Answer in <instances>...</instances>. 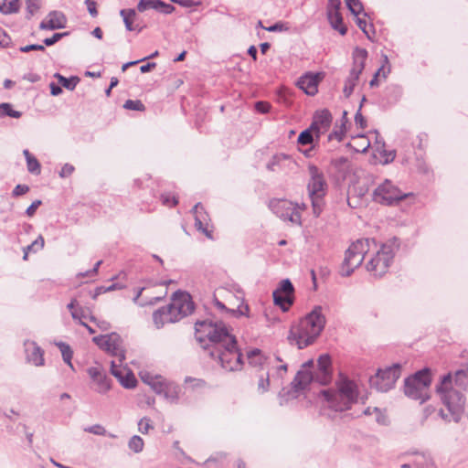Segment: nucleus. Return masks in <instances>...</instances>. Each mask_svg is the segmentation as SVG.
Instances as JSON below:
<instances>
[{"label": "nucleus", "mask_w": 468, "mask_h": 468, "mask_svg": "<svg viewBox=\"0 0 468 468\" xmlns=\"http://www.w3.org/2000/svg\"><path fill=\"white\" fill-rule=\"evenodd\" d=\"M153 321L156 328L163 327L166 323H176V317L171 316L170 311L166 306L161 307L153 314Z\"/></svg>", "instance_id": "28"}, {"label": "nucleus", "mask_w": 468, "mask_h": 468, "mask_svg": "<svg viewBox=\"0 0 468 468\" xmlns=\"http://www.w3.org/2000/svg\"><path fill=\"white\" fill-rule=\"evenodd\" d=\"M55 78L58 79V83L61 87H64L69 90H73L76 88L77 84L80 82V78L77 76H71L69 78H67L59 73H56Z\"/></svg>", "instance_id": "33"}, {"label": "nucleus", "mask_w": 468, "mask_h": 468, "mask_svg": "<svg viewBox=\"0 0 468 468\" xmlns=\"http://www.w3.org/2000/svg\"><path fill=\"white\" fill-rule=\"evenodd\" d=\"M398 248L399 243L396 238L390 243L382 244L380 248L372 246V255L367 263V271L375 277H382L388 272Z\"/></svg>", "instance_id": "6"}, {"label": "nucleus", "mask_w": 468, "mask_h": 468, "mask_svg": "<svg viewBox=\"0 0 468 468\" xmlns=\"http://www.w3.org/2000/svg\"><path fill=\"white\" fill-rule=\"evenodd\" d=\"M431 383V370L429 368L421 369L405 379L404 393L408 398L423 403L430 399Z\"/></svg>", "instance_id": "7"}, {"label": "nucleus", "mask_w": 468, "mask_h": 468, "mask_svg": "<svg viewBox=\"0 0 468 468\" xmlns=\"http://www.w3.org/2000/svg\"><path fill=\"white\" fill-rule=\"evenodd\" d=\"M120 383L126 388H133L136 386L137 380L131 371H125V375L122 376Z\"/></svg>", "instance_id": "44"}, {"label": "nucleus", "mask_w": 468, "mask_h": 468, "mask_svg": "<svg viewBox=\"0 0 468 468\" xmlns=\"http://www.w3.org/2000/svg\"><path fill=\"white\" fill-rule=\"evenodd\" d=\"M454 385L461 389L468 388V368L460 369L455 372Z\"/></svg>", "instance_id": "35"}, {"label": "nucleus", "mask_w": 468, "mask_h": 468, "mask_svg": "<svg viewBox=\"0 0 468 468\" xmlns=\"http://www.w3.org/2000/svg\"><path fill=\"white\" fill-rule=\"evenodd\" d=\"M271 385V374L270 372L261 373L259 375L258 384H257V390L260 394L266 393Z\"/></svg>", "instance_id": "38"}, {"label": "nucleus", "mask_w": 468, "mask_h": 468, "mask_svg": "<svg viewBox=\"0 0 468 468\" xmlns=\"http://www.w3.org/2000/svg\"><path fill=\"white\" fill-rule=\"evenodd\" d=\"M123 108L127 110L139 112H143L145 109L143 102L139 100H127L123 104Z\"/></svg>", "instance_id": "47"}, {"label": "nucleus", "mask_w": 468, "mask_h": 468, "mask_svg": "<svg viewBox=\"0 0 468 468\" xmlns=\"http://www.w3.org/2000/svg\"><path fill=\"white\" fill-rule=\"evenodd\" d=\"M56 345L58 346L61 352L64 362L67 363L72 370H74V367L71 363L73 352L70 346L64 342H58Z\"/></svg>", "instance_id": "36"}, {"label": "nucleus", "mask_w": 468, "mask_h": 468, "mask_svg": "<svg viewBox=\"0 0 468 468\" xmlns=\"http://www.w3.org/2000/svg\"><path fill=\"white\" fill-rule=\"evenodd\" d=\"M361 110H362V103L359 104L358 110L355 115V122L361 129H365L367 127V121H366L365 117L362 115Z\"/></svg>", "instance_id": "58"}, {"label": "nucleus", "mask_w": 468, "mask_h": 468, "mask_svg": "<svg viewBox=\"0 0 468 468\" xmlns=\"http://www.w3.org/2000/svg\"><path fill=\"white\" fill-rule=\"evenodd\" d=\"M89 319L90 322L95 323L101 331H108L111 328L110 323L105 320H99L93 315H90Z\"/></svg>", "instance_id": "59"}, {"label": "nucleus", "mask_w": 468, "mask_h": 468, "mask_svg": "<svg viewBox=\"0 0 468 468\" xmlns=\"http://www.w3.org/2000/svg\"><path fill=\"white\" fill-rule=\"evenodd\" d=\"M162 395L169 402L176 403L179 398V387L173 382H170Z\"/></svg>", "instance_id": "34"}, {"label": "nucleus", "mask_w": 468, "mask_h": 468, "mask_svg": "<svg viewBox=\"0 0 468 468\" xmlns=\"http://www.w3.org/2000/svg\"><path fill=\"white\" fill-rule=\"evenodd\" d=\"M122 364L117 365L116 361H112L111 363V373L120 381L123 375H125V368L122 367Z\"/></svg>", "instance_id": "49"}, {"label": "nucleus", "mask_w": 468, "mask_h": 468, "mask_svg": "<svg viewBox=\"0 0 468 468\" xmlns=\"http://www.w3.org/2000/svg\"><path fill=\"white\" fill-rule=\"evenodd\" d=\"M436 391L449 411V414H446L443 410H441L439 412L441 417L447 421L458 422L464 410L465 398L460 390L453 388L451 373L441 377V381L436 385Z\"/></svg>", "instance_id": "3"}, {"label": "nucleus", "mask_w": 468, "mask_h": 468, "mask_svg": "<svg viewBox=\"0 0 468 468\" xmlns=\"http://www.w3.org/2000/svg\"><path fill=\"white\" fill-rule=\"evenodd\" d=\"M27 166L28 172L31 174H39L40 173V164L34 155L32 157L27 158Z\"/></svg>", "instance_id": "48"}, {"label": "nucleus", "mask_w": 468, "mask_h": 468, "mask_svg": "<svg viewBox=\"0 0 468 468\" xmlns=\"http://www.w3.org/2000/svg\"><path fill=\"white\" fill-rule=\"evenodd\" d=\"M331 357L327 354L321 355L317 360L315 381L321 385H327L332 378Z\"/></svg>", "instance_id": "18"}, {"label": "nucleus", "mask_w": 468, "mask_h": 468, "mask_svg": "<svg viewBox=\"0 0 468 468\" xmlns=\"http://www.w3.org/2000/svg\"><path fill=\"white\" fill-rule=\"evenodd\" d=\"M152 429H154V426L151 424V420L149 418L144 417L138 421V431L141 433L146 434Z\"/></svg>", "instance_id": "52"}, {"label": "nucleus", "mask_w": 468, "mask_h": 468, "mask_svg": "<svg viewBox=\"0 0 468 468\" xmlns=\"http://www.w3.org/2000/svg\"><path fill=\"white\" fill-rule=\"evenodd\" d=\"M266 367L268 368L267 372H270L271 378H272V381L274 383L277 382L278 386H281L288 371L287 364L282 362H275L274 368H271V367Z\"/></svg>", "instance_id": "29"}, {"label": "nucleus", "mask_w": 468, "mask_h": 468, "mask_svg": "<svg viewBox=\"0 0 468 468\" xmlns=\"http://www.w3.org/2000/svg\"><path fill=\"white\" fill-rule=\"evenodd\" d=\"M39 8L38 0H27V18L30 19Z\"/></svg>", "instance_id": "51"}, {"label": "nucleus", "mask_w": 468, "mask_h": 468, "mask_svg": "<svg viewBox=\"0 0 468 468\" xmlns=\"http://www.w3.org/2000/svg\"><path fill=\"white\" fill-rule=\"evenodd\" d=\"M67 17L60 11H51L40 23L39 28L43 30H56L66 27Z\"/></svg>", "instance_id": "21"}, {"label": "nucleus", "mask_w": 468, "mask_h": 468, "mask_svg": "<svg viewBox=\"0 0 468 468\" xmlns=\"http://www.w3.org/2000/svg\"><path fill=\"white\" fill-rule=\"evenodd\" d=\"M18 9V0H12L8 5H6L5 0H3V6H0V12L5 15L16 13Z\"/></svg>", "instance_id": "42"}, {"label": "nucleus", "mask_w": 468, "mask_h": 468, "mask_svg": "<svg viewBox=\"0 0 468 468\" xmlns=\"http://www.w3.org/2000/svg\"><path fill=\"white\" fill-rule=\"evenodd\" d=\"M171 316L176 317V322L189 315L194 311V303L189 293L176 292L174 293L171 303L166 305Z\"/></svg>", "instance_id": "13"}, {"label": "nucleus", "mask_w": 468, "mask_h": 468, "mask_svg": "<svg viewBox=\"0 0 468 468\" xmlns=\"http://www.w3.org/2000/svg\"><path fill=\"white\" fill-rule=\"evenodd\" d=\"M24 346L26 352V359L28 363L36 367L44 366V350L39 346H37L36 342L27 340L24 343Z\"/></svg>", "instance_id": "20"}, {"label": "nucleus", "mask_w": 468, "mask_h": 468, "mask_svg": "<svg viewBox=\"0 0 468 468\" xmlns=\"http://www.w3.org/2000/svg\"><path fill=\"white\" fill-rule=\"evenodd\" d=\"M367 51L365 48H356L353 51V66L348 77L345 80L343 93L346 98H349L354 91L361 73L365 69Z\"/></svg>", "instance_id": "8"}, {"label": "nucleus", "mask_w": 468, "mask_h": 468, "mask_svg": "<svg viewBox=\"0 0 468 468\" xmlns=\"http://www.w3.org/2000/svg\"><path fill=\"white\" fill-rule=\"evenodd\" d=\"M156 3L158 5V7L156 8V10L162 14L168 15V14L173 13L175 10V7L172 5L167 4L162 0H160L159 2H156Z\"/></svg>", "instance_id": "56"}, {"label": "nucleus", "mask_w": 468, "mask_h": 468, "mask_svg": "<svg viewBox=\"0 0 468 468\" xmlns=\"http://www.w3.org/2000/svg\"><path fill=\"white\" fill-rule=\"evenodd\" d=\"M400 376V366L394 364L385 369H379L377 374L370 378V386L381 392L391 389Z\"/></svg>", "instance_id": "9"}, {"label": "nucleus", "mask_w": 468, "mask_h": 468, "mask_svg": "<svg viewBox=\"0 0 468 468\" xmlns=\"http://www.w3.org/2000/svg\"><path fill=\"white\" fill-rule=\"evenodd\" d=\"M341 1L340 0H328L326 14L340 13Z\"/></svg>", "instance_id": "57"}, {"label": "nucleus", "mask_w": 468, "mask_h": 468, "mask_svg": "<svg viewBox=\"0 0 468 468\" xmlns=\"http://www.w3.org/2000/svg\"><path fill=\"white\" fill-rule=\"evenodd\" d=\"M122 364L117 365L116 361H112L111 363V373L120 381L123 375H125V368L122 367Z\"/></svg>", "instance_id": "50"}, {"label": "nucleus", "mask_w": 468, "mask_h": 468, "mask_svg": "<svg viewBox=\"0 0 468 468\" xmlns=\"http://www.w3.org/2000/svg\"><path fill=\"white\" fill-rule=\"evenodd\" d=\"M120 15L123 19L125 27L128 31L138 30V32L142 31L143 27H137L133 26V19L136 16V12L134 9H122L120 11Z\"/></svg>", "instance_id": "32"}, {"label": "nucleus", "mask_w": 468, "mask_h": 468, "mask_svg": "<svg viewBox=\"0 0 468 468\" xmlns=\"http://www.w3.org/2000/svg\"><path fill=\"white\" fill-rule=\"evenodd\" d=\"M22 115L21 112L12 109V105L8 102H3L0 104V118L9 116L12 118H20Z\"/></svg>", "instance_id": "39"}, {"label": "nucleus", "mask_w": 468, "mask_h": 468, "mask_svg": "<svg viewBox=\"0 0 468 468\" xmlns=\"http://www.w3.org/2000/svg\"><path fill=\"white\" fill-rule=\"evenodd\" d=\"M140 378L144 383L151 387V388L158 395H162L170 383L165 378L159 375H153L148 372L141 373Z\"/></svg>", "instance_id": "23"}, {"label": "nucleus", "mask_w": 468, "mask_h": 468, "mask_svg": "<svg viewBox=\"0 0 468 468\" xmlns=\"http://www.w3.org/2000/svg\"><path fill=\"white\" fill-rule=\"evenodd\" d=\"M71 317L75 320V321H79V324H80V322H83L82 321V318H86V314L84 313V310L79 306L78 309H74L72 312H71Z\"/></svg>", "instance_id": "63"}, {"label": "nucleus", "mask_w": 468, "mask_h": 468, "mask_svg": "<svg viewBox=\"0 0 468 468\" xmlns=\"http://www.w3.org/2000/svg\"><path fill=\"white\" fill-rule=\"evenodd\" d=\"M289 26L287 23H283V22H276L275 24L268 27L265 28V30L269 31V32H282V31H288L289 30Z\"/></svg>", "instance_id": "54"}, {"label": "nucleus", "mask_w": 468, "mask_h": 468, "mask_svg": "<svg viewBox=\"0 0 468 468\" xmlns=\"http://www.w3.org/2000/svg\"><path fill=\"white\" fill-rule=\"evenodd\" d=\"M325 324L323 308L317 305L297 324L292 325L287 337L288 341L291 345L297 346L299 349H303L315 342Z\"/></svg>", "instance_id": "2"}, {"label": "nucleus", "mask_w": 468, "mask_h": 468, "mask_svg": "<svg viewBox=\"0 0 468 468\" xmlns=\"http://www.w3.org/2000/svg\"><path fill=\"white\" fill-rule=\"evenodd\" d=\"M295 163L290 155L285 154H276L267 163V169L272 173L286 172V168L294 166Z\"/></svg>", "instance_id": "22"}, {"label": "nucleus", "mask_w": 468, "mask_h": 468, "mask_svg": "<svg viewBox=\"0 0 468 468\" xmlns=\"http://www.w3.org/2000/svg\"><path fill=\"white\" fill-rule=\"evenodd\" d=\"M318 82H319L318 75L307 73L299 79L298 86L306 94L313 96V95L316 94L318 91V90H317Z\"/></svg>", "instance_id": "26"}, {"label": "nucleus", "mask_w": 468, "mask_h": 468, "mask_svg": "<svg viewBox=\"0 0 468 468\" xmlns=\"http://www.w3.org/2000/svg\"><path fill=\"white\" fill-rule=\"evenodd\" d=\"M161 201L164 206L173 207L178 204V197L171 192H165L161 195Z\"/></svg>", "instance_id": "43"}, {"label": "nucleus", "mask_w": 468, "mask_h": 468, "mask_svg": "<svg viewBox=\"0 0 468 468\" xmlns=\"http://www.w3.org/2000/svg\"><path fill=\"white\" fill-rule=\"evenodd\" d=\"M92 341L102 350L115 356L119 363L125 359V350L122 346L121 336L116 333H111L105 335H97Z\"/></svg>", "instance_id": "10"}, {"label": "nucleus", "mask_w": 468, "mask_h": 468, "mask_svg": "<svg viewBox=\"0 0 468 468\" xmlns=\"http://www.w3.org/2000/svg\"><path fill=\"white\" fill-rule=\"evenodd\" d=\"M309 197L312 201L314 217H319L324 206V197L327 193V184L324 177H311L307 185Z\"/></svg>", "instance_id": "11"}, {"label": "nucleus", "mask_w": 468, "mask_h": 468, "mask_svg": "<svg viewBox=\"0 0 468 468\" xmlns=\"http://www.w3.org/2000/svg\"><path fill=\"white\" fill-rule=\"evenodd\" d=\"M195 218L196 229L202 232L207 239H213L212 230L208 229L210 218L200 202L191 209Z\"/></svg>", "instance_id": "16"}, {"label": "nucleus", "mask_w": 468, "mask_h": 468, "mask_svg": "<svg viewBox=\"0 0 468 468\" xmlns=\"http://www.w3.org/2000/svg\"><path fill=\"white\" fill-rule=\"evenodd\" d=\"M330 26L337 30L340 35L345 36L347 33V27L343 22V16L341 13L326 14Z\"/></svg>", "instance_id": "30"}, {"label": "nucleus", "mask_w": 468, "mask_h": 468, "mask_svg": "<svg viewBox=\"0 0 468 468\" xmlns=\"http://www.w3.org/2000/svg\"><path fill=\"white\" fill-rule=\"evenodd\" d=\"M87 372L96 384L95 390L97 392L104 394L111 388L110 379L101 366L89 367Z\"/></svg>", "instance_id": "19"}, {"label": "nucleus", "mask_w": 468, "mask_h": 468, "mask_svg": "<svg viewBox=\"0 0 468 468\" xmlns=\"http://www.w3.org/2000/svg\"><path fill=\"white\" fill-rule=\"evenodd\" d=\"M356 23L357 27H359V29H361L363 31V33L367 37V38L368 39H372L371 35H370V31L375 33V30L373 28V25L370 24L368 26L365 19L360 18L358 16L356 17Z\"/></svg>", "instance_id": "45"}, {"label": "nucleus", "mask_w": 468, "mask_h": 468, "mask_svg": "<svg viewBox=\"0 0 468 468\" xmlns=\"http://www.w3.org/2000/svg\"><path fill=\"white\" fill-rule=\"evenodd\" d=\"M84 431L95 435H106L107 432L105 428L101 424H94L92 426L86 427Z\"/></svg>", "instance_id": "55"}, {"label": "nucleus", "mask_w": 468, "mask_h": 468, "mask_svg": "<svg viewBox=\"0 0 468 468\" xmlns=\"http://www.w3.org/2000/svg\"><path fill=\"white\" fill-rule=\"evenodd\" d=\"M294 288L289 279L282 280L278 288L273 291V302L280 306L283 312L288 311L289 307L293 303Z\"/></svg>", "instance_id": "15"}, {"label": "nucleus", "mask_w": 468, "mask_h": 468, "mask_svg": "<svg viewBox=\"0 0 468 468\" xmlns=\"http://www.w3.org/2000/svg\"><path fill=\"white\" fill-rule=\"evenodd\" d=\"M377 247L374 239H361L352 243L346 251L345 259L340 268V275L348 277L356 268L359 267L364 259L371 252V248Z\"/></svg>", "instance_id": "5"}, {"label": "nucleus", "mask_w": 468, "mask_h": 468, "mask_svg": "<svg viewBox=\"0 0 468 468\" xmlns=\"http://www.w3.org/2000/svg\"><path fill=\"white\" fill-rule=\"evenodd\" d=\"M69 34V32L55 33V34H53V36L51 37L45 38L43 40V43L46 46L50 47V46L56 44L57 42H58L64 37L68 36Z\"/></svg>", "instance_id": "53"}, {"label": "nucleus", "mask_w": 468, "mask_h": 468, "mask_svg": "<svg viewBox=\"0 0 468 468\" xmlns=\"http://www.w3.org/2000/svg\"><path fill=\"white\" fill-rule=\"evenodd\" d=\"M144 440L138 435H133L128 442L129 449L135 453L141 452L144 449Z\"/></svg>", "instance_id": "40"}, {"label": "nucleus", "mask_w": 468, "mask_h": 468, "mask_svg": "<svg viewBox=\"0 0 468 468\" xmlns=\"http://www.w3.org/2000/svg\"><path fill=\"white\" fill-rule=\"evenodd\" d=\"M44 244H45V241H44V238L39 235L37 239L31 244L29 245L27 250H33V251H37L41 249H43L44 247Z\"/></svg>", "instance_id": "60"}, {"label": "nucleus", "mask_w": 468, "mask_h": 468, "mask_svg": "<svg viewBox=\"0 0 468 468\" xmlns=\"http://www.w3.org/2000/svg\"><path fill=\"white\" fill-rule=\"evenodd\" d=\"M412 456L414 468H433L434 463L431 454L427 452H414L406 453Z\"/></svg>", "instance_id": "27"}, {"label": "nucleus", "mask_w": 468, "mask_h": 468, "mask_svg": "<svg viewBox=\"0 0 468 468\" xmlns=\"http://www.w3.org/2000/svg\"><path fill=\"white\" fill-rule=\"evenodd\" d=\"M215 305L218 307V309L226 312L227 314H229L230 315L234 317H239L241 315L249 316V311L250 308L247 304H242L239 306L237 309H229L225 306L223 303L218 301V299L214 300Z\"/></svg>", "instance_id": "31"}, {"label": "nucleus", "mask_w": 468, "mask_h": 468, "mask_svg": "<svg viewBox=\"0 0 468 468\" xmlns=\"http://www.w3.org/2000/svg\"><path fill=\"white\" fill-rule=\"evenodd\" d=\"M160 0H140L137 5V9L139 12H144L148 9H154L158 7V5L156 2H159Z\"/></svg>", "instance_id": "46"}, {"label": "nucleus", "mask_w": 468, "mask_h": 468, "mask_svg": "<svg viewBox=\"0 0 468 468\" xmlns=\"http://www.w3.org/2000/svg\"><path fill=\"white\" fill-rule=\"evenodd\" d=\"M45 47L39 44H30L27 46L21 47L19 50L21 52L27 53L29 51H45Z\"/></svg>", "instance_id": "61"}, {"label": "nucleus", "mask_w": 468, "mask_h": 468, "mask_svg": "<svg viewBox=\"0 0 468 468\" xmlns=\"http://www.w3.org/2000/svg\"><path fill=\"white\" fill-rule=\"evenodd\" d=\"M409 194H403L396 187L390 180L386 179L383 184L378 186L373 194L374 200L384 205H392L407 197Z\"/></svg>", "instance_id": "14"}, {"label": "nucleus", "mask_w": 468, "mask_h": 468, "mask_svg": "<svg viewBox=\"0 0 468 468\" xmlns=\"http://www.w3.org/2000/svg\"><path fill=\"white\" fill-rule=\"evenodd\" d=\"M312 381H315V374L312 370L299 369L291 384L294 391H300L305 389Z\"/></svg>", "instance_id": "24"}, {"label": "nucleus", "mask_w": 468, "mask_h": 468, "mask_svg": "<svg viewBox=\"0 0 468 468\" xmlns=\"http://www.w3.org/2000/svg\"><path fill=\"white\" fill-rule=\"evenodd\" d=\"M346 5L351 14L357 16L359 14L363 13L364 6L360 0H345Z\"/></svg>", "instance_id": "41"}, {"label": "nucleus", "mask_w": 468, "mask_h": 468, "mask_svg": "<svg viewBox=\"0 0 468 468\" xmlns=\"http://www.w3.org/2000/svg\"><path fill=\"white\" fill-rule=\"evenodd\" d=\"M196 339L201 347L208 350L212 358H217L221 367L228 371H239L244 364L236 337L231 335L226 324L211 320L197 321L195 324Z\"/></svg>", "instance_id": "1"}, {"label": "nucleus", "mask_w": 468, "mask_h": 468, "mask_svg": "<svg viewBox=\"0 0 468 468\" xmlns=\"http://www.w3.org/2000/svg\"><path fill=\"white\" fill-rule=\"evenodd\" d=\"M332 122V114L327 109L318 111L314 115L312 129H315L316 137L319 138L321 129H327Z\"/></svg>", "instance_id": "25"}, {"label": "nucleus", "mask_w": 468, "mask_h": 468, "mask_svg": "<svg viewBox=\"0 0 468 468\" xmlns=\"http://www.w3.org/2000/svg\"><path fill=\"white\" fill-rule=\"evenodd\" d=\"M247 359L249 364L254 367L264 368L265 367H271L274 368L275 362H282L279 356H265L261 349L253 348L247 353Z\"/></svg>", "instance_id": "17"}, {"label": "nucleus", "mask_w": 468, "mask_h": 468, "mask_svg": "<svg viewBox=\"0 0 468 468\" xmlns=\"http://www.w3.org/2000/svg\"><path fill=\"white\" fill-rule=\"evenodd\" d=\"M329 407L335 411L349 410L358 401L359 391L357 384L345 377L336 381V389H324L321 391Z\"/></svg>", "instance_id": "4"}, {"label": "nucleus", "mask_w": 468, "mask_h": 468, "mask_svg": "<svg viewBox=\"0 0 468 468\" xmlns=\"http://www.w3.org/2000/svg\"><path fill=\"white\" fill-rule=\"evenodd\" d=\"M271 109V104L269 102L259 101L255 103V110L260 113H267Z\"/></svg>", "instance_id": "62"}, {"label": "nucleus", "mask_w": 468, "mask_h": 468, "mask_svg": "<svg viewBox=\"0 0 468 468\" xmlns=\"http://www.w3.org/2000/svg\"><path fill=\"white\" fill-rule=\"evenodd\" d=\"M10 44L11 37L5 30H2L0 33V48H8Z\"/></svg>", "instance_id": "64"}, {"label": "nucleus", "mask_w": 468, "mask_h": 468, "mask_svg": "<svg viewBox=\"0 0 468 468\" xmlns=\"http://www.w3.org/2000/svg\"><path fill=\"white\" fill-rule=\"evenodd\" d=\"M315 133V129H312V126L310 125L309 128L303 130L300 133L297 143L300 145H308L312 144L314 142V133Z\"/></svg>", "instance_id": "37"}, {"label": "nucleus", "mask_w": 468, "mask_h": 468, "mask_svg": "<svg viewBox=\"0 0 468 468\" xmlns=\"http://www.w3.org/2000/svg\"><path fill=\"white\" fill-rule=\"evenodd\" d=\"M270 209L283 221L301 225V214L296 211V207L287 199L273 198L269 202Z\"/></svg>", "instance_id": "12"}]
</instances>
